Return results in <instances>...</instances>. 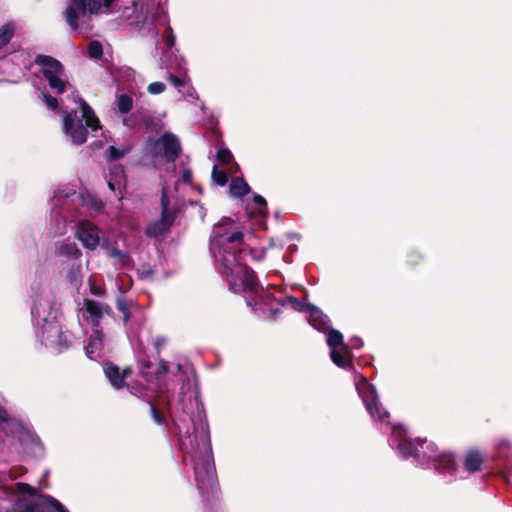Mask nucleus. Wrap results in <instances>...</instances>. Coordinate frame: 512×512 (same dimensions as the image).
<instances>
[{
	"label": "nucleus",
	"instance_id": "obj_47",
	"mask_svg": "<svg viewBox=\"0 0 512 512\" xmlns=\"http://www.w3.org/2000/svg\"><path fill=\"white\" fill-rule=\"evenodd\" d=\"M249 254L251 255L253 260H257V261L263 259V257H264L263 251H257L254 249H249Z\"/></svg>",
	"mask_w": 512,
	"mask_h": 512
},
{
	"label": "nucleus",
	"instance_id": "obj_42",
	"mask_svg": "<svg viewBox=\"0 0 512 512\" xmlns=\"http://www.w3.org/2000/svg\"><path fill=\"white\" fill-rule=\"evenodd\" d=\"M254 202L259 206V213L265 215L267 210L266 200L261 195H254Z\"/></svg>",
	"mask_w": 512,
	"mask_h": 512
},
{
	"label": "nucleus",
	"instance_id": "obj_15",
	"mask_svg": "<svg viewBox=\"0 0 512 512\" xmlns=\"http://www.w3.org/2000/svg\"><path fill=\"white\" fill-rule=\"evenodd\" d=\"M75 237L89 250H95L100 243V231L91 222H79L75 226Z\"/></svg>",
	"mask_w": 512,
	"mask_h": 512
},
{
	"label": "nucleus",
	"instance_id": "obj_9",
	"mask_svg": "<svg viewBox=\"0 0 512 512\" xmlns=\"http://www.w3.org/2000/svg\"><path fill=\"white\" fill-rule=\"evenodd\" d=\"M35 64L40 66L49 87L57 92L63 93L68 85L63 65L55 58L48 55H37Z\"/></svg>",
	"mask_w": 512,
	"mask_h": 512
},
{
	"label": "nucleus",
	"instance_id": "obj_27",
	"mask_svg": "<svg viewBox=\"0 0 512 512\" xmlns=\"http://www.w3.org/2000/svg\"><path fill=\"white\" fill-rule=\"evenodd\" d=\"M130 149L131 148L129 146H122L120 148H117V147L111 145L106 150V153H105L106 160L109 162H114L116 160H119L122 157H124L127 153H129Z\"/></svg>",
	"mask_w": 512,
	"mask_h": 512
},
{
	"label": "nucleus",
	"instance_id": "obj_33",
	"mask_svg": "<svg viewBox=\"0 0 512 512\" xmlns=\"http://www.w3.org/2000/svg\"><path fill=\"white\" fill-rule=\"evenodd\" d=\"M212 180L219 186L226 185L228 181V177L225 171L219 170L217 166L213 167L212 170Z\"/></svg>",
	"mask_w": 512,
	"mask_h": 512
},
{
	"label": "nucleus",
	"instance_id": "obj_13",
	"mask_svg": "<svg viewBox=\"0 0 512 512\" xmlns=\"http://www.w3.org/2000/svg\"><path fill=\"white\" fill-rule=\"evenodd\" d=\"M155 155H162L166 162H174L181 152L179 139L172 133H165L155 143Z\"/></svg>",
	"mask_w": 512,
	"mask_h": 512
},
{
	"label": "nucleus",
	"instance_id": "obj_34",
	"mask_svg": "<svg viewBox=\"0 0 512 512\" xmlns=\"http://www.w3.org/2000/svg\"><path fill=\"white\" fill-rule=\"evenodd\" d=\"M51 215L52 217H56V222H57V230L56 232L57 233H63L64 230H65V225H66V216L64 214H62V212L58 211V210H55L53 209L51 211Z\"/></svg>",
	"mask_w": 512,
	"mask_h": 512
},
{
	"label": "nucleus",
	"instance_id": "obj_35",
	"mask_svg": "<svg viewBox=\"0 0 512 512\" xmlns=\"http://www.w3.org/2000/svg\"><path fill=\"white\" fill-rule=\"evenodd\" d=\"M512 448V444L507 439H501L497 445L496 449L498 450L499 456L508 457V452Z\"/></svg>",
	"mask_w": 512,
	"mask_h": 512
},
{
	"label": "nucleus",
	"instance_id": "obj_40",
	"mask_svg": "<svg viewBox=\"0 0 512 512\" xmlns=\"http://www.w3.org/2000/svg\"><path fill=\"white\" fill-rule=\"evenodd\" d=\"M109 256L121 260L123 265H126L129 262V257L124 252L116 248L109 250Z\"/></svg>",
	"mask_w": 512,
	"mask_h": 512
},
{
	"label": "nucleus",
	"instance_id": "obj_16",
	"mask_svg": "<svg viewBox=\"0 0 512 512\" xmlns=\"http://www.w3.org/2000/svg\"><path fill=\"white\" fill-rule=\"evenodd\" d=\"M54 255L56 263L60 268L70 265L76 261L81 260L82 252L78 248L77 244L70 241L58 242L55 246Z\"/></svg>",
	"mask_w": 512,
	"mask_h": 512
},
{
	"label": "nucleus",
	"instance_id": "obj_44",
	"mask_svg": "<svg viewBox=\"0 0 512 512\" xmlns=\"http://www.w3.org/2000/svg\"><path fill=\"white\" fill-rule=\"evenodd\" d=\"M138 275L141 279H148L153 275V270L149 267L138 269Z\"/></svg>",
	"mask_w": 512,
	"mask_h": 512
},
{
	"label": "nucleus",
	"instance_id": "obj_14",
	"mask_svg": "<svg viewBox=\"0 0 512 512\" xmlns=\"http://www.w3.org/2000/svg\"><path fill=\"white\" fill-rule=\"evenodd\" d=\"M9 436L17 437L26 451L34 457L41 458L44 456V445L34 431L22 426V430H14V434H10Z\"/></svg>",
	"mask_w": 512,
	"mask_h": 512
},
{
	"label": "nucleus",
	"instance_id": "obj_30",
	"mask_svg": "<svg viewBox=\"0 0 512 512\" xmlns=\"http://www.w3.org/2000/svg\"><path fill=\"white\" fill-rule=\"evenodd\" d=\"M14 35V28L11 24H4L0 28V48L6 45Z\"/></svg>",
	"mask_w": 512,
	"mask_h": 512
},
{
	"label": "nucleus",
	"instance_id": "obj_39",
	"mask_svg": "<svg viewBox=\"0 0 512 512\" xmlns=\"http://www.w3.org/2000/svg\"><path fill=\"white\" fill-rule=\"evenodd\" d=\"M232 153L227 148H220L217 151V159L223 164H227L232 160Z\"/></svg>",
	"mask_w": 512,
	"mask_h": 512
},
{
	"label": "nucleus",
	"instance_id": "obj_28",
	"mask_svg": "<svg viewBox=\"0 0 512 512\" xmlns=\"http://www.w3.org/2000/svg\"><path fill=\"white\" fill-rule=\"evenodd\" d=\"M135 304L132 301H127L126 299L120 297L116 301V306L119 312L123 315V323L127 325L130 317V308Z\"/></svg>",
	"mask_w": 512,
	"mask_h": 512
},
{
	"label": "nucleus",
	"instance_id": "obj_2",
	"mask_svg": "<svg viewBox=\"0 0 512 512\" xmlns=\"http://www.w3.org/2000/svg\"><path fill=\"white\" fill-rule=\"evenodd\" d=\"M388 441L390 447L396 450L400 458H411L416 465L433 467L447 477L448 481L457 478V467L453 454L439 452L433 442L421 438L412 440L401 425L391 427V436Z\"/></svg>",
	"mask_w": 512,
	"mask_h": 512
},
{
	"label": "nucleus",
	"instance_id": "obj_32",
	"mask_svg": "<svg viewBox=\"0 0 512 512\" xmlns=\"http://www.w3.org/2000/svg\"><path fill=\"white\" fill-rule=\"evenodd\" d=\"M285 302L291 306V308L295 311L308 313V308H310L311 304H305L299 301L295 297H288Z\"/></svg>",
	"mask_w": 512,
	"mask_h": 512
},
{
	"label": "nucleus",
	"instance_id": "obj_51",
	"mask_svg": "<svg viewBox=\"0 0 512 512\" xmlns=\"http://www.w3.org/2000/svg\"><path fill=\"white\" fill-rule=\"evenodd\" d=\"M246 303H247L248 306H251V307L256 305V302H255L254 299H247Z\"/></svg>",
	"mask_w": 512,
	"mask_h": 512
},
{
	"label": "nucleus",
	"instance_id": "obj_12",
	"mask_svg": "<svg viewBox=\"0 0 512 512\" xmlns=\"http://www.w3.org/2000/svg\"><path fill=\"white\" fill-rule=\"evenodd\" d=\"M170 200L168 197L167 187L162 188L161 194V219L154 223H151L146 229V235L148 237H157L166 232L172 225L175 219V212L169 209Z\"/></svg>",
	"mask_w": 512,
	"mask_h": 512
},
{
	"label": "nucleus",
	"instance_id": "obj_48",
	"mask_svg": "<svg viewBox=\"0 0 512 512\" xmlns=\"http://www.w3.org/2000/svg\"><path fill=\"white\" fill-rule=\"evenodd\" d=\"M90 206L94 210L99 211V210L102 209L103 203L99 199H97V198H92Z\"/></svg>",
	"mask_w": 512,
	"mask_h": 512
},
{
	"label": "nucleus",
	"instance_id": "obj_20",
	"mask_svg": "<svg viewBox=\"0 0 512 512\" xmlns=\"http://www.w3.org/2000/svg\"><path fill=\"white\" fill-rule=\"evenodd\" d=\"M307 314L308 322L316 330L320 332H326V330H328V328L330 327L329 318L326 315H324L319 308L312 305L310 308H308Z\"/></svg>",
	"mask_w": 512,
	"mask_h": 512
},
{
	"label": "nucleus",
	"instance_id": "obj_18",
	"mask_svg": "<svg viewBox=\"0 0 512 512\" xmlns=\"http://www.w3.org/2000/svg\"><path fill=\"white\" fill-rule=\"evenodd\" d=\"M116 107L118 112L121 114L123 124L127 127H135V115L129 116L128 113L133 107V99L127 94H120L116 98Z\"/></svg>",
	"mask_w": 512,
	"mask_h": 512
},
{
	"label": "nucleus",
	"instance_id": "obj_38",
	"mask_svg": "<svg viewBox=\"0 0 512 512\" xmlns=\"http://www.w3.org/2000/svg\"><path fill=\"white\" fill-rule=\"evenodd\" d=\"M41 98L48 109L55 110L58 107V101L55 97H52L51 95L42 92Z\"/></svg>",
	"mask_w": 512,
	"mask_h": 512
},
{
	"label": "nucleus",
	"instance_id": "obj_50",
	"mask_svg": "<svg viewBox=\"0 0 512 512\" xmlns=\"http://www.w3.org/2000/svg\"><path fill=\"white\" fill-rule=\"evenodd\" d=\"M91 292H92V294L97 295V296L102 295V289L98 288V287H92Z\"/></svg>",
	"mask_w": 512,
	"mask_h": 512
},
{
	"label": "nucleus",
	"instance_id": "obj_25",
	"mask_svg": "<svg viewBox=\"0 0 512 512\" xmlns=\"http://www.w3.org/2000/svg\"><path fill=\"white\" fill-rule=\"evenodd\" d=\"M483 459L478 451H470L464 460V468L469 473H475L480 470Z\"/></svg>",
	"mask_w": 512,
	"mask_h": 512
},
{
	"label": "nucleus",
	"instance_id": "obj_29",
	"mask_svg": "<svg viewBox=\"0 0 512 512\" xmlns=\"http://www.w3.org/2000/svg\"><path fill=\"white\" fill-rule=\"evenodd\" d=\"M180 94H182L184 100L192 102L198 98L196 90L192 86L190 79L184 82L183 86L178 90Z\"/></svg>",
	"mask_w": 512,
	"mask_h": 512
},
{
	"label": "nucleus",
	"instance_id": "obj_46",
	"mask_svg": "<svg viewBox=\"0 0 512 512\" xmlns=\"http://www.w3.org/2000/svg\"><path fill=\"white\" fill-rule=\"evenodd\" d=\"M166 343V338L163 337V336H158L155 340H154V347L155 349L157 350V352L159 353L160 349L165 345Z\"/></svg>",
	"mask_w": 512,
	"mask_h": 512
},
{
	"label": "nucleus",
	"instance_id": "obj_52",
	"mask_svg": "<svg viewBox=\"0 0 512 512\" xmlns=\"http://www.w3.org/2000/svg\"><path fill=\"white\" fill-rule=\"evenodd\" d=\"M52 200L55 202V203H59L60 201H62V198L61 197H58V196H53Z\"/></svg>",
	"mask_w": 512,
	"mask_h": 512
},
{
	"label": "nucleus",
	"instance_id": "obj_36",
	"mask_svg": "<svg viewBox=\"0 0 512 512\" xmlns=\"http://www.w3.org/2000/svg\"><path fill=\"white\" fill-rule=\"evenodd\" d=\"M166 89V85L163 82H153L148 85L147 92L151 95H159Z\"/></svg>",
	"mask_w": 512,
	"mask_h": 512
},
{
	"label": "nucleus",
	"instance_id": "obj_41",
	"mask_svg": "<svg viewBox=\"0 0 512 512\" xmlns=\"http://www.w3.org/2000/svg\"><path fill=\"white\" fill-rule=\"evenodd\" d=\"M167 79L172 86L179 90L183 86L184 82L187 80V77L180 78L176 75L169 74Z\"/></svg>",
	"mask_w": 512,
	"mask_h": 512
},
{
	"label": "nucleus",
	"instance_id": "obj_11",
	"mask_svg": "<svg viewBox=\"0 0 512 512\" xmlns=\"http://www.w3.org/2000/svg\"><path fill=\"white\" fill-rule=\"evenodd\" d=\"M111 314L112 308L108 304L89 298H84L82 306L78 309L79 318L92 329H100L102 320Z\"/></svg>",
	"mask_w": 512,
	"mask_h": 512
},
{
	"label": "nucleus",
	"instance_id": "obj_23",
	"mask_svg": "<svg viewBox=\"0 0 512 512\" xmlns=\"http://www.w3.org/2000/svg\"><path fill=\"white\" fill-rule=\"evenodd\" d=\"M330 358L332 362L340 368H348L351 363V351L348 346V352L342 348L330 349Z\"/></svg>",
	"mask_w": 512,
	"mask_h": 512
},
{
	"label": "nucleus",
	"instance_id": "obj_1",
	"mask_svg": "<svg viewBox=\"0 0 512 512\" xmlns=\"http://www.w3.org/2000/svg\"><path fill=\"white\" fill-rule=\"evenodd\" d=\"M244 234L230 218H223L213 227L210 235V252L216 269L229 283L234 293H257L259 282L253 270L243 264Z\"/></svg>",
	"mask_w": 512,
	"mask_h": 512
},
{
	"label": "nucleus",
	"instance_id": "obj_24",
	"mask_svg": "<svg viewBox=\"0 0 512 512\" xmlns=\"http://www.w3.org/2000/svg\"><path fill=\"white\" fill-rule=\"evenodd\" d=\"M325 333H327L326 342L330 349L342 348L348 352L349 345L343 342V335L340 331L329 327Z\"/></svg>",
	"mask_w": 512,
	"mask_h": 512
},
{
	"label": "nucleus",
	"instance_id": "obj_17",
	"mask_svg": "<svg viewBox=\"0 0 512 512\" xmlns=\"http://www.w3.org/2000/svg\"><path fill=\"white\" fill-rule=\"evenodd\" d=\"M106 181L109 189L115 194L119 199L122 198L123 189L126 184V176L125 171L122 166L114 165L109 169V173L106 176Z\"/></svg>",
	"mask_w": 512,
	"mask_h": 512
},
{
	"label": "nucleus",
	"instance_id": "obj_5",
	"mask_svg": "<svg viewBox=\"0 0 512 512\" xmlns=\"http://www.w3.org/2000/svg\"><path fill=\"white\" fill-rule=\"evenodd\" d=\"M181 369L182 366L180 364H175L170 367L167 362L163 360H160L157 364L149 360L142 361L140 363V375L147 382V386L145 387L142 383L136 386L126 384L125 380L127 375L131 373L129 368L121 371L120 368L112 362H105L103 364L105 377L114 389L119 390L127 386L130 393L138 397H147L148 394L146 390L152 393H165L169 390L166 378L170 374L176 375L181 372Z\"/></svg>",
	"mask_w": 512,
	"mask_h": 512
},
{
	"label": "nucleus",
	"instance_id": "obj_43",
	"mask_svg": "<svg viewBox=\"0 0 512 512\" xmlns=\"http://www.w3.org/2000/svg\"><path fill=\"white\" fill-rule=\"evenodd\" d=\"M167 35L165 37V43L168 48H172L175 44V35L173 34L172 28L167 26Z\"/></svg>",
	"mask_w": 512,
	"mask_h": 512
},
{
	"label": "nucleus",
	"instance_id": "obj_45",
	"mask_svg": "<svg viewBox=\"0 0 512 512\" xmlns=\"http://www.w3.org/2000/svg\"><path fill=\"white\" fill-rule=\"evenodd\" d=\"M181 181L183 183H187V184L191 183V181H192V171H191V169L185 168L183 170L182 175H181Z\"/></svg>",
	"mask_w": 512,
	"mask_h": 512
},
{
	"label": "nucleus",
	"instance_id": "obj_37",
	"mask_svg": "<svg viewBox=\"0 0 512 512\" xmlns=\"http://www.w3.org/2000/svg\"><path fill=\"white\" fill-rule=\"evenodd\" d=\"M150 404V411H151V417L153 421L158 425H163L165 423V417L164 415L151 403Z\"/></svg>",
	"mask_w": 512,
	"mask_h": 512
},
{
	"label": "nucleus",
	"instance_id": "obj_8",
	"mask_svg": "<svg viewBox=\"0 0 512 512\" xmlns=\"http://www.w3.org/2000/svg\"><path fill=\"white\" fill-rule=\"evenodd\" d=\"M117 0H69L65 20L74 31H90L91 15L107 14Z\"/></svg>",
	"mask_w": 512,
	"mask_h": 512
},
{
	"label": "nucleus",
	"instance_id": "obj_3",
	"mask_svg": "<svg viewBox=\"0 0 512 512\" xmlns=\"http://www.w3.org/2000/svg\"><path fill=\"white\" fill-rule=\"evenodd\" d=\"M184 461L193 466L197 488L203 499L209 500L216 492L217 476L207 423L199 429L194 428L193 435L180 439Z\"/></svg>",
	"mask_w": 512,
	"mask_h": 512
},
{
	"label": "nucleus",
	"instance_id": "obj_31",
	"mask_svg": "<svg viewBox=\"0 0 512 512\" xmlns=\"http://www.w3.org/2000/svg\"><path fill=\"white\" fill-rule=\"evenodd\" d=\"M88 53L91 58L100 59L103 55L102 44L97 40L91 41L88 45Z\"/></svg>",
	"mask_w": 512,
	"mask_h": 512
},
{
	"label": "nucleus",
	"instance_id": "obj_49",
	"mask_svg": "<svg viewBox=\"0 0 512 512\" xmlns=\"http://www.w3.org/2000/svg\"><path fill=\"white\" fill-rule=\"evenodd\" d=\"M350 342H351V347H350V349H351V348L359 349V348H360V347H362V345H363L362 340H361L360 338H358V337H353V338L350 340Z\"/></svg>",
	"mask_w": 512,
	"mask_h": 512
},
{
	"label": "nucleus",
	"instance_id": "obj_26",
	"mask_svg": "<svg viewBox=\"0 0 512 512\" xmlns=\"http://www.w3.org/2000/svg\"><path fill=\"white\" fill-rule=\"evenodd\" d=\"M230 193L234 197H242L250 192L249 185L243 178H233L230 183Z\"/></svg>",
	"mask_w": 512,
	"mask_h": 512
},
{
	"label": "nucleus",
	"instance_id": "obj_10",
	"mask_svg": "<svg viewBox=\"0 0 512 512\" xmlns=\"http://www.w3.org/2000/svg\"><path fill=\"white\" fill-rule=\"evenodd\" d=\"M356 389L371 418L374 421L389 426L390 415L379 402L376 388L369 384L364 377H361V381L356 384Z\"/></svg>",
	"mask_w": 512,
	"mask_h": 512
},
{
	"label": "nucleus",
	"instance_id": "obj_22",
	"mask_svg": "<svg viewBox=\"0 0 512 512\" xmlns=\"http://www.w3.org/2000/svg\"><path fill=\"white\" fill-rule=\"evenodd\" d=\"M0 430L7 436L14 434V430H22V424L9 417L6 409L0 404Z\"/></svg>",
	"mask_w": 512,
	"mask_h": 512
},
{
	"label": "nucleus",
	"instance_id": "obj_19",
	"mask_svg": "<svg viewBox=\"0 0 512 512\" xmlns=\"http://www.w3.org/2000/svg\"><path fill=\"white\" fill-rule=\"evenodd\" d=\"M104 349V335L101 329H93L88 342L85 346L86 355L91 360H95L101 356Z\"/></svg>",
	"mask_w": 512,
	"mask_h": 512
},
{
	"label": "nucleus",
	"instance_id": "obj_21",
	"mask_svg": "<svg viewBox=\"0 0 512 512\" xmlns=\"http://www.w3.org/2000/svg\"><path fill=\"white\" fill-rule=\"evenodd\" d=\"M67 280L75 287L81 285L83 280L82 261H76L61 268Z\"/></svg>",
	"mask_w": 512,
	"mask_h": 512
},
{
	"label": "nucleus",
	"instance_id": "obj_6",
	"mask_svg": "<svg viewBox=\"0 0 512 512\" xmlns=\"http://www.w3.org/2000/svg\"><path fill=\"white\" fill-rule=\"evenodd\" d=\"M69 512L56 498L37 494L25 483L0 486V512Z\"/></svg>",
	"mask_w": 512,
	"mask_h": 512
},
{
	"label": "nucleus",
	"instance_id": "obj_7",
	"mask_svg": "<svg viewBox=\"0 0 512 512\" xmlns=\"http://www.w3.org/2000/svg\"><path fill=\"white\" fill-rule=\"evenodd\" d=\"M71 97L80 109V116L77 110L63 111V130L74 145H82L87 141V128L97 131L101 125L92 108L77 92H73Z\"/></svg>",
	"mask_w": 512,
	"mask_h": 512
},
{
	"label": "nucleus",
	"instance_id": "obj_4",
	"mask_svg": "<svg viewBox=\"0 0 512 512\" xmlns=\"http://www.w3.org/2000/svg\"><path fill=\"white\" fill-rule=\"evenodd\" d=\"M32 322L41 343L51 349L67 348L73 342L69 331H62L57 321L54 294L47 286L33 288Z\"/></svg>",
	"mask_w": 512,
	"mask_h": 512
}]
</instances>
